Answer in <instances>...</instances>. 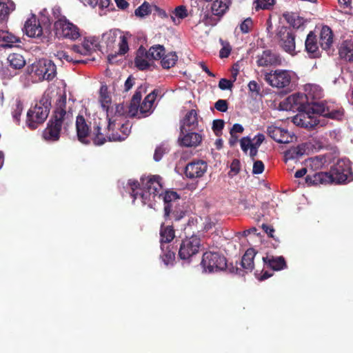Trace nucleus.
<instances>
[{
	"mask_svg": "<svg viewBox=\"0 0 353 353\" xmlns=\"http://www.w3.org/2000/svg\"><path fill=\"white\" fill-rule=\"evenodd\" d=\"M72 112L66 110V97H60L57 101L52 115L43 131V138L50 142L57 141L60 139L62 128L66 130L72 123Z\"/></svg>",
	"mask_w": 353,
	"mask_h": 353,
	"instance_id": "nucleus-1",
	"label": "nucleus"
},
{
	"mask_svg": "<svg viewBox=\"0 0 353 353\" xmlns=\"http://www.w3.org/2000/svg\"><path fill=\"white\" fill-rule=\"evenodd\" d=\"M161 181L162 178L159 175L141 177V188H140V183L137 181L129 180L128 185L131 190L130 195L133 198V201L139 198L143 205L152 207L155 197L161 196L160 194L163 188Z\"/></svg>",
	"mask_w": 353,
	"mask_h": 353,
	"instance_id": "nucleus-2",
	"label": "nucleus"
},
{
	"mask_svg": "<svg viewBox=\"0 0 353 353\" xmlns=\"http://www.w3.org/2000/svg\"><path fill=\"white\" fill-rule=\"evenodd\" d=\"M318 105L319 107L317 109L312 108L313 110H305L299 112L293 117V123L297 126L312 129L319 123L316 117V114L337 120L341 119L343 116V111L341 110H331L329 108L325 109L322 105L318 104Z\"/></svg>",
	"mask_w": 353,
	"mask_h": 353,
	"instance_id": "nucleus-3",
	"label": "nucleus"
},
{
	"mask_svg": "<svg viewBox=\"0 0 353 353\" xmlns=\"http://www.w3.org/2000/svg\"><path fill=\"white\" fill-rule=\"evenodd\" d=\"M157 90H154L148 94L141 103L142 93L141 88H138L133 94L129 105V114L130 117H134L138 115L139 118L147 117L150 115L154 110V102L156 100Z\"/></svg>",
	"mask_w": 353,
	"mask_h": 353,
	"instance_id": "nucleus-4",
	"label": "nucleus"
},
{
	"mask_svg": "<svg viewBox=\"0 0 353 353\" xmlns=\"http://www.w3.org/2000/svg\"><path fill=\"white\" fill-rule=\"evenodd\" d=\"M51 108V99L49 95H43L40 100L27 112L26 125L31 129H36L48 117Z\"/></svg>",
	"mask_w": 353,
	"mask_h": 353,
	"instance_id": "nucleus-5",
	"label": "nucleus"
},
{
	"mask_svg": "<svg viewBox=\"0 0 353 353\" xmlns=\"http://www.w3.org/2000/svg\"><path fill=\"white\" fill-rule=\"evenodd\" d=\"M330 176V183H345L352 180V172L350 162L347 159H339L327 172Z\"/></svg>",
	"mask_w": 353,
	"mask_h": 353,
	"instance_id": "nucleus-6",
	"label": "nucleus"
},
{
	"mask_svg": "<svg viewBox=\"0 0 353 353\" xmlns=\"http://www.w3.org/2000/svg\"><path fill=\"white\" fill-rule=\"evenodd\" d=\"M53 32L59 39H65L75 41L81 36L79 28L67 18L54 21Z\"/></svg>",
	"mask_w": 353,
	"mask_h": 353,
	"instance_id": "nucleus-7",
	"label": "nucleus"
},
{
	"mask_svg": "<svg viewBox=\"0 0 353 353\" xmlns=\"http://www.w3.org/2000/svg\"><path fill=\"white\" fill-rule=\"evenodd\" d=\"M201 266L206 273H212L226 268L227 262L224 256L215 252H206L203 254Z\"/></svg>",
	"mask_w": 353,
	"mask_h": 353,
	"instance_id": "nucleus-8",
	"label": "nucleus"
},
{
	"mask_svg": "<svg viewBox=\"0 0 353 353\" xmlns=\"http://www.w3.org/2000/svg\"><path fill=\"white\" fill-rule=\"evenodd\" d=\"M264 79L272 87L288 88L292 81V73L290 70L278 69L265 72Z\"/></svg>",
	"mask_w": 353,
	"mask_h": 353,
	"instance_id": "nucleus-9",
	"label": "nucleus"
},
{
	"mask_svg": "<svg viewBox=\"0 0 353 353\" xmlns=\"http://www.w3.org/2000/svg\"><path fill=\"white\" fill-rule=\"evenodd\" d=\"M295 34L290 28L281 26L277 29L276 39L279 47L285 52L293 54L295 51Z\"/></svg>",
	"mask_w": 353,
	"mask_h": 353,
	"instance_id": "nucleus-10",
	"label": "nucleus"
},
{
	"mask_svg": "<svg viewBox=\"0 0 353 353\" xmlns=\"http://www.w3.org/2000/svg\"><path fill=\"white\" fill-rule=\"evenodd\" d=\"M305 99L309 104H319L322 105L325 108H329L331 110H340L334 107V103H330L325 101H320L323 96V89L318 85L307 84L305 86Z\"/></svg>",
	"mask_w": 353,
	"mask_h": 353,
	"instance_id": "nucleus-11",
	"label": "nucleus"
},
{
	"mask_svg": "<svg viewBox=\"0 0 353 353\" xmlns=\"http://www.w3.org/2000/svg\"><path fill=\"white\" fill-rule=\"evenodd\" d=\"M201 246V240L197 235L193 234L189 238L183 240L179 251V257L183 260H188L199 252Z\"/></svg>",
	"mask_w": 353,
	"mask_h": 353,
	"instance_id": "nucleus-12",
	"label": "nucleus"
},
{
	"mask_svg": "<svg viewBox=\"0 0 353 353\" xmlns=\"http://www.w3.org/2000/svg\"><path fill=\"white\" fill-rule=\"evenodd\" d=\"M24 30L26 35L32 38H48L51 33L48 28L43 30L39 20L34 14L26 21Z\"/></svg>",
	"mask_w": 353,
	"mask_h": 353,
	"instance_id": "nucleus-13",
	"label": "nucleus"
},
{
	"mask_svg": "<svg viewBox=\"0 0 353 353\" xmlns=\"http://www.w3.org/2000/svg\"><path fill=\"white\" fill-rule=\"evenodd\" d=\"M35 74L39 79L51 81L57 74V67L51 60L40 61L35 65Z\"/></svg>",
	"mask_w": 353,
	"mask_h": 353,
	"instance_id": "nucleus-14",
	"label": "nucleus"
},
{
	"mask_svg": "<svg viewBox=\"0 0 353 353\" xmlns=\"http://www.w3.org/2000/svg\"><path fill=\"white\" fill-rule=\"evenodd\" d=\"M287 103L289 105L290 109H296L299 112L305 110H313L319 107L318 104H309L304 94L295 93L289 96L286 99Z\"/></svg>",
	"mask_w": 353,
	"mask_h": 353,
	"instance_id": "nucleus-15",
	"label": "nucleus"
},
{
	"mask_svg": "<svg viewBox=\"0 0 353 353\" xmlns=\"http://www.w3.org/2000/svg\"><path fill=\"white\" fill-rule=\"evenodd\" d=\"M281 63V56L271 50H265L256 57V64L259 67L277 66Z\"/></svg>",
	"mask_w": 353,
	"mask_h": 353,
	"instance_id": "nucleus-16",
	"label": "nucleus"
},
{
	"mask_svg": "<svg viewBox=\"0 0 353 353\" xmlns=\"http://www.w3.org/2000/svg\"><path fill=\"white\" fill-rule=\"evenodd\" d=\"M208 164L203 160L192 161L187 164L185 168V175L190 179L202 177L206 172Z\"/></svg>",
	"mask_w": 353,
	"mask_h": 353,
	"instance_id": "nucleus-17",
	"label": "nucleus"
},
{
	"mask_svg": "<svg viewBox=\"0 0 353 353\" xmlns=\"http://www.w3.org/2000/svg\"><path fill=\"white\" fill-rule=\"evenodd\" d=\"M268 134L279 143H289L293 141L294 136L285 129L272 125L267 128Z\"/></svg>",
	"mask_w": 353,
	"mask_h": 353,
	"instance_id": "nucleus-18",
	"label": "nucleus"
},
{
	"mask_svg": "<svg viewBox=\"0 0 353 353\" xmlns=\"http://www.w3.org/2000/svg\"><path fill=\"white\" fill-rule=\"evenodd\" d=\"M115 128V122L109 119L108 125L107 127L108 132L103 134L101 132L100 126L97 125L94 127L92 132V141L95 145H101L108 141V136L110 137V131H114Z\"/></svg>",
	"mask_w": 353,
	"mask_h": 353,
	"instance_id": "nucleus-19",
	"label": "nucleus"
},
{
	"mask_svg": "<svg viewBox=\"0 0 353 353\" xmlns=\"http://www.w3.org/2000/svg\"><path fill=\"white\" fill-rule=\"evenodd\" d=\"M198 124L197 112L195 110L188 111L181 121L180 127L181 134L196 130L198 127Z\"/></svg>",
	"mask_w": 353,
	"mask_h": 353,
	"instance_id": "nucleus-20",
	"label": "nucleus"
},
{
	"mask_svg": "<svg viewBox=\"0 0 353 353\" xmlns=\"http://www.w3.org/2000/svg\"><path fill=\"white\" fill-rule=\"evenodd\" d=\"M305 182L307 186L328 184L330 183V176L327 172L310 171L305 177Z\"/></svg>",
	"mask_w": 353,
	"mask_h": 353,
	"instance_id": "nucleus-21",
	"label": "nucleus"
},
{
	"mask_svg": "<svg viewBox=\"0 0 353 353\" xmlns=\"http://www.w3.org/2000/svg\"><path fill=\"white\" fill-rule=\"evenodd\" d=\"M305 47L310 58H319L321 56L316 36L312 31H310L306 37Z\"/></svg>",
	"mask_w": 353,
	"mask_h": 353,
	"instance_id": "nucleus-22",
	"label": "nucleus"
},
{
	"mask_svg": "<svg viewBox=\"0 0 353 353\" xmlns=\"http://www.w3.org/2000/svg\"><path fill=\"white\" fill-rule=\"evenodd\" d=\"M201 135L192 131H188L184 134H181L179 137L180 145L185 147H196L201 143Z\"/></svg>",
	"mask_w": 353,
	"mask_h": 353,
	"instance_id": "nucleus-23",
	"label": "nucleus"
},
{
	"mask_svg": "<svg viewBox=\"0 0 353 353\" xmlns=\"http://www.w3.org/2000/svg\"><path fill=\"white\" fill-rule=\"evenodd\" d=\"M76 129L79 141L83 143H87L88 142L85 141V139L90 133V128L83 116L78 115L77 117Z\"/></svg>",
	"mask_w": 353,
	"mask_h": 353,
	"instance_id": "nucleus-24",
	"label": "nucleus"
},
{
	"mask_svg": "<svg viewBox=\"0 0 353 353\" xmlns=\"http://www.w3.org/2000/svg\"><path fill=\"white\" fill-rule=\"evenodd\" d=\"M333 32L327 26H323L319 34V45L323 50H328L333 43Z\"/></svg>",
	"mask_w": 353,
	"mask_h": 353,
	"instance_id": "nucleus-25",
	"label": "nucleus"
},
{
	"mask_svg": "<svg viewBox=\"0 0 353 353\" xmlns=\"http://www.w3.org/2000/svg\"><path fill=\"white\" fill-rule=\"evenodd\" d=\"M231 4V0H214L211 4L210 12L214 15L223 18L228 12Z\"/></svg>",
	"mask_w": 353,
	"mask_h": 353,
	"instance_id": "nucleus-26",
	"label": "nucleus"
},
{
	"mask_svg": "<svg viewBox=\"0 0 353 353\" xmlns=\"http://www.w3.org/2000/svg\"><path fill=\"white\" fill-rule=\"evenodd\" d=\"M163 199L165 203L164 217L168 219L170 216L172 208L174 207L175 203L180 199V196L175 191L168 190L165 191Z\"/></svg>",
	"mask_w": 353,
	"mask_h": 353,
	"instance_id": "nucleus-27",
	"label": "nucleus"
},
{
	"mask_svg": "<svg viewBox=\"0 0 353 353\" xmlns=\"http://www.w3.org/2000/svg\"><path fill=\"white\" fill-rule=\"evenodd\" d=\"M149 57L147 51L142 46L139 48L134 59L136 67L140 70H145L150 68Z\"/></svg>",
	"mask_w": 353,
	"mask_h": 353,
	"instance_id": "nucleus-28",
	"label": "nucleus"
},
{
	"mask_svg": "<svg viewBox=\"0 0 353 353\" xmlns=\"http://www.w3.org/2000/svg\"><path fill=\"white\" fill-rule=\"evenodd\" d=\"M160 236L161 250L163 251L165 244L171 242L175 236V232L172 225L163 223L161 227Z\"/></svg>",
	"mask_w": 353,
	"mask_h": 353,
	"instance_id": "nucleus-29",
	"label": "nucleus"
},
{
	"mask_svg": "<svg viewBox=\"0 0 353 353\" xmlns=\"http://www.w3.org/2000/svg\"><path fill=\"white\" fill-rule=\"evenodd\" d=\"M263 261L270 268L276 271L283 270L287 267L285 259L281 256H267L263 257Z\"/></svg>",
	"mask_w": 353,
	"mask_h": 353,
	"instance_id": "nucleus-30",
	"label": "nucleus"
},
{
	"mask_svg": "<svg viewBox=\"0 0 353 353\" xmlns=\"http://www.w3.org/2000/svg\"><path fill=\"white\" fill-rule=\"evenodd\" d=\"M339 54L341 59L353 62V41H344L339 48Z\"/></svg>",
	"mask_w": 353,
	"mask_h": 353,
	"instance_id": "nucleus-31",
	"label": "nucleus"
},
{
	"mask_svg": "<svg viewBox=\"0 0 353 353\" xmlns=\"http://www.w3.org/2000/svg\"><path fill=\"white\" fill-rule=\"evenodd\" d=\"M21 42L20 38L7 31L0 32V43L3 48H12L15 43Z\"/></svg>",
	"mask_w": 353,
	"mask_h": 353,
	"instance_id": "nucleus-32",
	"label": "nucleus"
},
{
	"mask_svg": "<svg viewBox=\"0 0 353 353\" xmlns=\"http://www.w3.org/2000/svg\"><path fill=\"white\" fill-rule=\"evenodd\" d=\"M256 252L252 248L246 250L242 257L241 266L247 272H251L254 268V259Z\"/></svg>",
	"mask_w": 353,
	"mask_h": 353,
	"instance_id": "nucleus-33",
	"label": "nucleus"
},
{
	"mask_svg": "<svg viewBox=\"0 0 353 353\" xmlns=\"http://www.w3.org/2000/svg\"><path fill=\"white\" fill-rule=\"evenodd\" d=\"M132 125L129 121L123 123L120 128V131L122 134H119L117 132L111 133V136H108V141H121L125 140L131 132Z\"/></svg>",
	"mask_w": 353,
	"mask_h": 353,
	"instance_id": "nucleus-34",
	"label": "nucleus"
},
{
	"mask_svg": "<svg viewBox=\"0 0 353 353\" xmlns=\"http://www.w3.org/2000/svg\"><path fill=\"white\" fill-rule=\"evenodd\" d=\"M8 61L10 67L14 69H21L26 65V61L23 57L18 53H12L8 57Z\"/></svg>",
	"mask_w": 353,
	"mask_h": 353,
	"instance_id": "nucleus-35",
	"label": "nucleus"
},
{
	"mask_svg": "<svg viewBox=\"0 0 353 353\" xmlns=\"http://www.w3.org/2000/svg\"><path fill=\"white\" fill-rule=\"evenodd\" d=\"M161 259L165 265H173L175 260V254L170 250V245L165 244L164 250H161Z\"/></svg>",
	"mask_w": 353,
	"mask_h": 353,
	"instance_id": "nucleus-36",
	"label": "nucleus"
},
{
	"mask_svg": "<svg viewBox=\"0 0 353 353\" xmlns=\"http://www.w3.org/2000/svg\"><path fill=\"white\" fill-rule=\"evenodd\" d=\"M178 60V56L175 52L164 54L161 60V65L164 69H170L173 67Z\"/></svg>",
	"mask_w": 353,
	"mask_h": 353,
	"instance_id": "nucleus-37",
	"label": "nucleus"
},
{
	"mask_svg": "<svg viewBox=\"0 0 353 353\" xmlns=\"http://www.w3.org/2000/svg\"><path fill=\"white\" fill-rule=\"evenodd\" d=\"M165 52V48L161 45H155L150 48L147 53L149 60L161 59Z\"/></svg>",
	"mask_w": 353,
	"mask_h": 353,
	"instance_id": "nucleus-38",
	"label": "nucleus"
},
{
	"mask_svg": "<svg viewBox=\"0 0 353 353\" xmlns=\"http://www.w3.org/2000/svg\"><path fill=\"white\" fill-rule=\"evenodd\" d=\"M305 152V146L302 145L296 147H292L285 152L286 159H297L303 156Z\"/></svg>",
	"mask_w": 353,
	"mask_h": 353,
	"instance_id": "nucleus-39",
	"label": "nucleus"
},
{
	"mask_svg": "<svg viewBox=\"0 0 353 353\" xmlns=\"http://www.w3.org/2000/svg\"><path fill=\"white\" fill-rule=\"evenodd\" d=\"M23 105L21 100L17 99L14 105L12 106V116L16 123L20 122V117L23 112Z\"/></svg>",
	"mask_w": 353,
	"mask_h": 353,
	"instance_id": "nucleus-40",
	"label": "nucleus"
},
{
	"mask_svg": "<svg viewBox=\"0 0 353 353\" xmlns=\"http://www.w3.org/2000/svg\"><path fill=\"white\" fill-rule=\"evenodd\" d=\"M201 225L197 226L200 230L197 233L199 236H205L206 234L212 232L214 225L213 222H201Z\"/></svg>",
	"mask_w": 353,
	"mask_h": 353,
	"instance_id": "nucleus-41",
	"label": "nucleus"
},
{
	"mask_svg": "<svg viewBox=\"0 0 353 353\" xmlns=\"http://www.w3.org/2000/svg\"><path fill=\"white\" fill-rule=\"evenodd\" d=\"M254 27V23L250 17L244 19L239 25V29L242 34L250 33Z\"/></svg>",
	"mask_w": 353,
	"mask_h": 353,
	"instance_id": "nucleus-42",
	"label": "nucleus"
},
{
	"mask_svg": "<svg viewBox=\"0 0 353 353\" xmlns=\"http://www.w3.org/2000/svg\"><path fill=\"white\" fill-rule=\"evenodd\" d=\"M185 213L186 211L183 209V206H177L176 205H174V207L172 208V211L170 212L172 216L170 217L169 216L168 218H173L175 221H179L185 216Z\"/></svg>",
	"mask_w": 353,
	"mask_h": 353,
	"instance_id": "nucleus-43",
	"label": "nucleus"
},
{
	"mask_svg": "<svg viewBox=\"0 0 353 353\" xmlns=\"http://www.w3.org/2000/svg\"><path fill=\"white\" fill-rule=\"evenodd\" d=\"M55 57L59 59L61 61H63L64 60L68 63H73L74 64L80 63H84L82 60H74L73 59L67 52L63 50H59L57 51V52L55 54Z\"/></svg>",
	"mask_w": 353,
	"mask_h": 353,
	"instance_id": "nucleus-44",
	"label": "nucleus"
},
{
	"mask_svg": "<svg viewBox=\"0 0 353 353\" xmlns=\"http://www.w3.org/2000/svg\"><path fill=\"white\" fill-rule=\"evenodd\" d=\"M84 55H88L91 53L94 46H97V41L94 38L85 39L82 45Z\"/></svg>",
	"mask_w": 353,
	"mask_h": 353,
	"instance_id": "nucleus-45",
	"label": "nucleus"
},
{
	"mask_svg": "<svg viewBox=\"0 0 353 353\" xmlns=\"http://www.w3.org/2000/svg\"><path fill=\"white\" fill-rule=\"evenodd\" d=\"M150 13H151L150 6L146 1H145L139 7H138L134 11V14L137 17H143L145 16L150 14Z\"/></svg>",
	"mask_w": 353,
	"mask_h": 353,
	"instance_id": "nucleus-46",
	"label": "nucleus"
},
{
	"mask_svg": "<svg viewBox=\"0 0 353 353\" xmlns=\"http://www.w3.org/2000/svg\"><path fill=\"white\" fill-rule=\"evenodd\" d=\"M221 17L215 16L210 12V13L205 14L203 21L205 25L214 26L221 20Z\"/></svg>",
	"mask_w": 353,
	"mask_h": 353,
	"instance_id": "nucleus-47",
	"label": "nucleus"
},
{
	"mask_svg": "<svg viewBox=\"0 0 353 353\" xmlns=\"http://www.w3.org/2000/svg\"><path fill=\"white\" fill-rule=\"evenodd\" d=\"M256 10H270L276 3L274 0H257Z\"/></svg>",
	"mask_w": 353,
	"mask_h": 353,
	"instance_id": "nucleus-48",
	"label": "nucleus"
},
{
	"mask_svg": "<svg viewBox=\"0 0 353 353\" xmlns=\"http://www.w3.org/2000/svg\"><path fill=\"white\" fill-rule=\"evenodd\" d=\"M173 14L176 17L183 19L188 16V11L185 6H179L175 8Z\"/></svg>",
	"mask_w": 353,
	"mask_h": 353,
	"instance_id": "nucleus-49",
	"label": "nucleus"
},
{
	"mask_svg": "<svg viewBox=\"0 0 353 353\" xmlns=\"http://www.w3.org/2000/svg\"><path fill=\"white\" fill-rule=\"evenodd\" d=\"M10 8L8 3L0 1V22L5 21L10 13Z\"/></svg>",
	"mask_w": 353,
	"mask_h": 353,
	"instance_id": "nucleus-50",
	"label": "nucleus"
},
{
	"mask_svg": "<svg viewBox=\"0 0 353 353\" xmlns=\"http://www.w3.org/2000/svg\"><path fill=\"white\" fill-rule=\"evenodd\" d=\"M116 38V34L112 31L105 32L102 35V39L105 42L107 47H111L115 42Z\"/></svg>",
	"mask_w": 353,
	"mask_h": 353,
	"instance_id": "nucleus-51",
	"label": "nucleus"
},
{
	"mask_svg": "<svg viewBox=\"0 0 353 353\" xmlns=\"http://www.w3.org/2000/svg\"><path fill=\"white\" fill-rule=\"evenodd\" d=\"M119 54L120 55L125 54L129 50L128 39L125 35H122L120 37V42H119Z\"/></svg>",
	"mask_w": 353,
	"mask_h": 353,
	"instance_id": "nucleus-52",
	"label": "nucleus"
},
{
	"mask_svg": "<svg viewBox=\"0 0 353 353\" xmlns=\"http://www.w3.org/2000/svg\"><path fill=\"white\" fill-rule=\"evenodd\" d=\"M167 148L165 147L164 144H161L159 146L157 147L154 154V159L156 161H159L164 154L167 152Z\"/></svg>",
	"mask_w": 353,
	"mask_h": 353,
	"instance_id": "nucleus-53",
	"label": "nucleus"
},
{
	"mask_svg": "<svg viewBox=\"0 0 353 353\" xmlns=\"http://www.w3.org/2000/svg\"><path fill=\"white\" fill-rule=\"evenodd\" d=\"M224 121L222 119H216L213 121L212 130L216 135L218 136L221 133V130L224 128Z\"/></svg>",
	"mask_w": 353,
	"mask_h": 353,
	"instance_id": "nucleus-54",
	"label": "nucleus"
},
{
	"mask_svg": "<svg viewBox=\"0 0 353 353\" xmlns=\"http://www.w3.org/2000/svg\"><path fill=\"white\" fill-rule=\"evenodd\" d=\"M265 166L263 161L260 160L254 161L252 168V173L254 174H259L264 171Z\"/></svg>",
	"mask_w": 353,
	"mask_h": 353,
	"instance_id": "nucleus-55",
	"label": "nucleus"
},
{
	"mask_svg": "<svg viewBox=\"0 0 353 353\" xmlns=\"http://www.w3.org/2000/svg\"><path fill=\"white\" fill-rule=\"evenodd\" d=\"M214 108L219 112H225L228 109V103L226 100L219 99L214 103Z\"/></svg>",
	"mask_w": 353,
	"mask_h": 353,
	"instance_id": "nucleus-56",
	"label": "nucleus"
},
{
	"mask_svg": "<svg viewBox=\"0 0 353 353\" xmlns=\"http://www.w3.org/2000/svg\"><path fill=\"white\" fill-rule=\"evenodd\" d=\"M241 148L244 152H247L252 145L251 139L249 137H243L240 141Z\"/></svg>",
	"mask_w": 353,
	"mask_h": 353,
	"instance_id": "nucleus-57",
	"label": "nucleus"
},
{
	"mask_svg": "<svg viewBox=\"0 0 353 353\" xmlns=\"http://www.w3.org/2000/svg\"><path fill=\"white\" fill-rule=\"evenodd\" d=\"M219 87L221 90H230L233 87V81L227 79H221L219 82Z\"/></svg>",
	"mask_w": 353,
	"mask_h": 353,
	"instance_id": "nucleus-58",
	"label": "nucleus"
},
{
	"mask_svg": "<svg viewBox=\"0 0 353 353\" xmlns=\"http://www.w3.org/2000/svg\"><path fill=\"white\" fill-rule=\"evenodd\" d=\"M52 14L54 19V21H58L59 19L62 20L63 18H66L65 15L62 14L61 9L60 8V7L58 6H55L52 8Z\"/></svg>",
	"mask_w": 353,
	"mask_h": 353,
	"instance_id": "nucleus-59",
	"label": "nucleus"
},
{
	"mask_svg": "<svg viewBox=\"0 0 353 353\" xmlns=\"http://www.w3.org/2000/svg\"><path fill=\"white\" fill-rule=\"evenodd\" d=\"M249 90L254 93L256 95L259 94L260 93V86L255 81H251L248 85Z\"/></svg>",
	"mask_w": 353,
	"mask_h": 353,
	"instance_id": "nucleus-60",
	"label": "nucleus"
},
{
	"mask_svg": "<svg viewBox=\"0 0 353 353\" xmlns=\"http://www.w3.org/2000/svg\"><path fill=\"white\" fill-rule=\"evenodd\" d=\"M100 101L102 107L105 108L108 107L109 103L111 102V99L108 94L101 92L100 95Z\"/></svg>",
	"mask_w": 353,
	"mask_h": 353,
	"instance_id": "nucleus-61",
	"label": "nucleus"
},
{
	"mask_svg": "<svg viewBox=\"0 0 353 353\" xmlns=\"http://www.w3.org/2000/svg\"><path fill=\"white\" fill-rule=\"evenodd\" d=\"M265 140V136L263 134H258L253 139L252 146L258 148L261 145V143Z\"/></svg>",
	"mask_w": 353,
	"mask_h": 353,
	"instance_id": "nucleus-62",
	"label": "nucleus"
},
{
	"mask_svg": "<svg viewBox=\"0 0 353 353\" xmlns=\"http://www.w3.org/2000/svg\"><path fill=\"white\" fill-rule=\"evenodd\" d=\"M240 171V161L239 160L234 159L230 165V172H233L234 174H237Z\"/></svg>",
	"mask_w": 353,
	"mask_h": 353,
	"instance_id": "nucleus-63",
	"label": "nucleus"
},
{
	"mask_svg": "<svg viewBox=\"0 0 353 353\" xmlns=\"http://www.w3.org/2000/svg\"><path fill=\"white\" fill-rule=\"evenodd\" d=\"M244 130L243 127L239 123H235L233 125L232 129L230 131V136L234 137V134L236 133H242Z\"/></svg>",
	"mask_w": 353,
	"mask_h": 353,
	"instance_id": "nucleus-64",
	"label": "nucleus"
}]
</instances>
